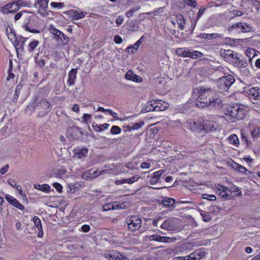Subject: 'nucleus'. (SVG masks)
Returning <instances> with one entry per match:
<instances>
[{
  "instance_id": "nucleus-35",
  "label": "nucleus",
  "mask_w": 260,
  "mask_h": 260,
  "mask_svg": "<svg viewBox=\"0 0 260 260\" xmlns=\"http://www.w3.org/2000/svg\"><path fill=\"white\" fill-rule=\"evenodd\" d=\"M203 54L198 51H193V52H191L189 51V53L188 54V57L192 58V59H197L199 58H201L203 56Z\"/></svg>"
},
{
  "instance_id": "nucleus-63",
  "label": "nucleus",
  "mask_w": 260,
  "mask_h": 260,
  "mask_svg": "<svg viewBox=\"0 0 260 260\" xmlns=\"http://www.w3.org/2000/svg\"><path fill=\"white\" fill-rule=\"evenodd\" d=\"M114 41L116 44H120L122 43V39L119 36H115L114 38Z\"/></svg>"
},
{
  "instance_id": "nucleus-28",
  "label": "nucleus",
  "mask_w": 260,
  "mask_h": 260,
  "mask_svg": "<svg viewBox=\"0 0 260 260\" xmlns=\"http://www.w3.org/2000/svg\"><path fill=\"white\" fill-rule=\"evenodd\" d=\"M227 190L228 188L224 186H221V188L219 189V190L220 191L219 195L223 200H229L231 199V196L230 194L227 193Z\"/></svg>"
},
{
  "instance_id": "nucleus-17",
  "label": "nucleus",
  "mask_w": 260,
  "mask_h": 260,
  "mask_svg": "<svg viewBox=\"0 0 260 260\" xmlns=\"http://www.w3.org/2000/svg\"><path fill=\"white\" fill-rule=\"evenodd\" d=\"M232 62L233 63L235 67L238 68L239 70L244 67H246L248 66V63L246 60L241 58L240 56L239 57H236L235 60H233Z\"/></svg>"
},
{
  "instance_id": "nucleus-24",
  "label": "nucleus",
  "mask_w": 260,
  "mask_h": 260,
  "mask_svg": "<svg viewBox=\"0 0 260 260\" xmlns=\"http://www.w3.org/2000/svg\"><path fill=\"white\" fill-rule=\"evenodd\" d=\"M156 100H152L147 102L146 104L145 108L142 111L144 112H148L150 111H155Z\"/></svg>"
},
{
  "instance_id": "nucleus-27",
  "label": "nucleus",
  "mask_w": 260,
  "mask_h": 260,
  "mask_svg": "<svg viewBox=\"0 0 260 260\" xmlns=\"http://www.w3.org/2000/svg\"><path fill=\"white\" fill-rule=\"evenodd\" d=\"M34 187L35 189L38 190H40L41 191H44L45 192H48L51 190L50 186L47 184H35L34 185Z\"/></svg>"
},
{
  "instance_id": "nucleus-18",
  "label": "nucleus",
  "mask_w": 260,
  "mask_h": 260,
  "mask_svg": "<svg viewBox=\"0 0 260 260\" xmlns=\"http://www.w3.org/2000/svg\"><path fill=\"white\" fill-rule=\"evenodd\" d=\"M77 73V69H72L68 74V80L67 83L69 86H72L75 84V80L76 79Z\"/></svg>"
},
{
  "instance_id": "nucleus-51",
  "label": "nucleus",
  "mask_w": 260,
  "mask_h": 260,
  "mask_svg": "<svg viewBox=\"0 0 260 260\" xmlns=\"http://www.w3.org/2000/svg\"><path fill=\"white\" fill-rule=\"evenodd\" d=\"M50 5L51 7H53L54 8H57V9H62L64 6V4L62 3L52 2V3H51Z\"/></svg>"
},
{
  "instance_id": "nucleus-14",
  "label": "nucleus",
  "mask_w": 260,
  "mask_h": 260,
  "mask_svg": "<svg viewBox=\"0 0 260 260\" xmlns=\"http://www.w3.org/2000/svg\"><path fill=\"white\" fill-rule=\"evenodd\" d=\"M205 255V251L204 249L200 248L188 255V258H190V260H199Z\"/></svg>"
},
{
  "instance_id": "nucleus-57",
  "label": "nucleus",
  "mask_w": 260,
  "mask_h": 260,
  "mask_svg": "<svg viewBox=\"0 0 260 260\" xmlns=\"http://www.w3.org/2000/svg\"><path fill=\"white\" fill-rule=\"evenodd\" d=\"M27 13L26 11H22L17 13L14 17L15 20H16V21L18 20L22 17L23 13Z\"/></svg>"
},
{
  "instance_id": "nucleus-58",
  "label": "nucleus",
  "mask_w": 260,
  "mask_h": 260,
  "mask_svg": "<svg viewBox=\"0 0 260 260\" xmlns=\"http://www.w3.org/2000/svg\"><path fill=\"white\" fill-rule=\"evenodd\" d=\"M231 191V192H237L238 193L236 194V196H240L241 194V191L239 189L238 187L236 185H234V186H232Z\"/></svg>"
},
{
  "instance_id": "nucleus-44",
  "label": "nucleus",
  "mask_w": 260,
  "mask_h": 260,
  "mask_svg": "<svg viewBox=\"0 0 260 260\" xmlns=\"http://www.w3.org/2000/svg\"><path fill=\"white\" fill-rule=\"evenodd\" d=\"M240 71L241 74L245 77H249L251 75L250 71L248 69V66L241 69Z\"/></svg>"
},
{
  "instance_id": "nucleus-52",
  "label": "nucleus",
  "mask_w": 260,
  "mask_h": 260,
  "mask_svg": "<svg viewBox=\"0 0 260 260\" xmlns=\"http://www.w3.org/2000/svg\"><path fill=\"white\" fill-rule=\"evenodd\" d=\"M230 14H231V15L233 16V17L241 16L243 14L242 12L241 11L237 10L231 11L230 12Z\"/></svg>"
},
{
  "instance_id": "nucleus-62",
  "label": "nucleus",
  "mask_w": 260,
  "mask_h": 260,
  "mask_svg": "<svg viewBox=\"0 0 260 260\" xmlns=\"http://www.w3.org/2000/svg\"><path fill=\"white\" fill-rule=\"evenodd\" d=\"M123 21V16H119L116 20V23L118 26H119L122 24Z\"/></svg>"
},
{
  "instance_id": "nucleus-54",
  "label": "nucleus",
  "mask_w": 260,
  "mask_h": 260,
  "mask_svg": "<svg viewBox=\"0 0 260 260\" xmlns=\"http://www.w3.org/2000/svg\"><path fill=\"white\" fill-rule=\"evenodd\" d=\"M201 215L203 217V219L204 221L208 222L211 220V217L209 215L207 214L206 213H201Z\"/></svg>"
},
{
  "instance_id": "nucleus-13",
  "label": "nucleus",
  "mask_w": 260,
  "mask_h": 260,
  "mask_svg": "<svg viewBox=\"0 0 260 260\" xmlns=\"http://www.w3.org/2000/svg\"><path fill=\"white\" fill-rule=\"evenodd\" d=\"M105 172V171H102L99 173L98 170L94 171L92 169H91L84 172L83 174L82 177L84 179H93L99 176L100 174H103Z\"/></svg>"
},
{
  "instance_id": "nucleus-42",
  "label": "nucleus",
  "mask_w": 260,
  "mask_h": 260,
  "mask_svg": "<svg viewBox=\"0 0 260 260\" xmlns=\"http://www.w3.org/2000/svg\"><path fill=\"white\" fill-rule=\"evenodd\" d=\"M229 142L232 144L237 145L239 143L238 137L235 135H232L229 139Z\"/></svg>"
},
{
  "instance_id": "nucleus-30",
  "label": "nucleus",
  "mask_w": 260,
  "mask_h": 260,
  "mask_svg": "<svg viewBox=\"0 0 260 260\" xmlns=\"http://www.w3.org/2000/svg\"><path fill=\"white\" fill-rule=\"evenodd\" d=\"M73 14L72 17L74 20H78L84 17L86 13H84L80 10L72 11Z\"/></svg>"
},
{
  "instance_id": "nucleus-64",
  "label": "nucleus",
  "mask_w": 260,
  "mask_h": 260,
  "mask_svg": "<svg viewBox=\"0 0 260 260\" xmlns=\"http://www.w3.org/2000/svg\"><path fill=\"white\" fill-rule=\"evenodd\" d=\"M237 170L239 172L243 174H246V173L248 171V170L245 167H243L241 165H240Z\"/></svg>"
},
{
  "instance_id": "nucleus-22",
  "label": "nucleus",
  "mask_w": 260,
  "mask_h": 260,
  "mask_svg": "<svg viewBox=\"0 0 260 260\" xmlns=\"http://www.w3.org/2000/svg\"><path fill=\"white\" fill-rule=\"evenodd\" d=\"M125 78L127 80H131L136 82H140L142 78L135 74H134L131 70H128L125 74Z\"/></svg>"
},
{
  "instance_id": "nucleus-33",
  "label": "nucleus",
  "mask_w": 260,
  "mask_h": 260,
  "mask_svg": "<svg viewBox=\"0 0 260 260\" xmlns=\"http://www.w3.org/2000/svg\"><path fill=\"white\" fill-rule=\"evenodd\" d=\"M176 53L180 56L188 57L189 50H187L186 48H179L176 49Z\"/></svg>"
},
{
  "instance_id": "nucleus-59",
  "label": "nucleus",
  "mask_w": 260,
  "mask_h": 260,
  "mask_svg": "<svg viewBox=\"0 0 260 260\" xmlns=\"http://www.w3.org/2000/svg\"><path fill=\"white\" fill-rule=\"evenodd\" d=\"M9 165L8 164L6 165L4 167L0 169V173L2 175L5 174L9 170Z\"/></svg>"
},
{
  "instance_id": "nucleus-29",
  "label": "nucleus",
  "mask_w": 260,
  "mask_h": 260,
  "mask_svg": "<svg viewBox=\"0 0 260 260\" xmlns=\"http://www.w3.org/2000/svg\"><path fill=\"white\" fill-rule=\"evenodd\" d=\"M36 109V100H35L27 106L25 112L27 114L30 115L32 114V112Z\"/></svg>"
},
{
  "instance_id": "nucleus-40",
  "label": "nucleus",
  "mask_w": 260,
  "mask_h": 260,
  "mask_svg": "<svg viewBox=\"0 0 260 260\" xmlns=\"http://www.w3.org/2000/svg\"><path fill=\"white\" fill-rule=\"evenodd\" d=\"M51 32L53 35H54L56 37V39L59 41V38H61V35L62 34V32L55 28H53L51 30Z\"/></svg>"
},
{
  "instance_id": "nucleus-31",
  "label": "nucleus",
  "mask_w": 260,
  "mask_h": 260,
  "mask_svg": "<svg viewBox=\"0 0 260 260\" xmlns=\"http://www.w3.org/2000/svg\"><path fill=\"white\" fill-rule=\"evenodd\" d=\"M24 39L22 38L20 40H17L15 42L14 46L17 51L18 50H24V45L25 42V40Z\"/></svg>"
},
{
  "instance_id": "nucleus-21",
  "label": "nucleus",
  "mask_w": 260,
  "mask_h": 260,
  "mask_svg": "<svg viewBox=\"0 0 260 260\" xmlns=\"http://www.w3.org/2000/svg\"><path fill=\"white\" fill-rule=\"evenodd\" d=\"M200 36L201 38L206 40L217 39L222 38L223 35L221 34L213 33V34H201Z\"/></svg>"
},
{
  "instance_id": "nucleus-43",
  "label": "nucleus",
  "mask_w": 260,
  "mask_h": 260,
  "mask_svg": "<svg viewBox=\"0 0 260 260\" xmlns=\"http://www.w3.org/2000/svg\"><path fill=\"white\" fill-rule=\"evenodd\" d=\"M11 205L18 208L20 210L23 211L24 210V206L22 205L21 203H20L19 202L17 199H15L13 203H12V204Z\"/></svg>"
},
{
  "instance_id": "nucleus-36",
  "label": "nucleus",
  "mask_w": 260,
  "mask_h": 260,
  "mask_svg": "<svg viewBox=\"0 0 260 260\" xmlns=\"http://www.w3.org/2000/svg\"><path fill=\"white\" fill-rule=\"evenodd\" d=\"M109 126L108 123H104L99 125L93 126V128L95 131L102 132L103 129H107Z\"/></svg>"
},
{
  "instance_id": "nucleus-25",
  "label": "nucleus",
  "mask_w": 260,
  "mask_h": 260,
  "mask_svg": "<svg viewBox=\"0 0 260 260\" xmlns=\"http://www.w3.org/2000/svg\"><path fill=\"white\" fill-rule=\"evenodd\" d=\"M49 0H36L35 7L40 10H45L48 8Z\"/></svg>"
},
{
  "instance_id": "nucleus-53",
  "label": "nucleus",
  "mask_w": 260,
  "mask_h": 260,
  "mask_svg": "<svg viewBox=\"0 0 260 260\" xmlns=\"http://www.w3.org/2000/svg\"><path fill=\"white\" fill-rule=\"evenodd\" d=\"M202 197L204 199L209 200V201H215L216 199V197L213 194H203Z\"/></svg>"
},
{
  "instance_id": "nucleus-6",
  "label": "nucleus",
  "mask_w": 260,
  "mask_h": 260,
  "mask_svg": "<svg viewBox=\"0 0 260 260\" xmlns=\"http://www.w3.org/2000/svg\"><path fill=\"white\" fill-rule=\"evenodd\" d=\"M126 223L128 230L131 231H136L141 228L142 220L138 216L132 215L127 218Z\"/></svg>"
},
{
  "instance_id": "nucleus-45",
  "label": "nucleus",
  "mask_w": 260,
  "mask_h": 260,
  "mask_svg": "<svg viewBox=\"0 0 260 260\" xmlns=\"http://www.w3.org/2000/svg\"><path fill=\"white\" fill-rule=\"evenodd\" d=\"M140 9V6H137L135 8L132 9L131 10L127 11L125 15L127 17L130 18L133 16L134 13L136 11L139 10Z\"/></svg>"
},
{
  "instance_id": "nucleus-20",
  "label": "nucleus",
  "mask_w": 260,
  "mask_h": 260,
  "mask_svg": "<svg viewBox=\"0 0 260 260\" xmlns=\"http://www.w3.org/2000/svg\"><path fill=\"white\" fill-rule=\"evenodd\" d=\"M174 17H175V21L178 25V28L181 30H183L184 28L186 22L184 17L181 14L174 15Z\"/></svg>"
},
{
  "instance_id": "nucleus-32",
  "label": "nucleus",
  "mask_w": 260,
  "mask_h": 260,
  "mask_svg": "<svg viewBox=\"0 0 260 260\" xmlns=\"http://www.w3.org/2000/svg\"><path fill=\"white\" fill-rule=\"evenodd\" d=\"M75 152L78 158H81L85 156V155L88 152V150L87 148L83 147L81 149H76Z\"/></svg>"
},
{
  "instance_id": "nucleus-19",
  "label": "nucleus",
  "mask_w": 260,
  "mask_h": 260,
  "mask_svg": "<svg viewBox=\"0 0 260 260\" xmlns=\"http://www.w3.org/2000/svg\"><path fill=\"white\" fill-rule=\"evenodd\" d=\"M33 221H34L35 226L39 230V233L38 234V237L39 238H42L43 236V232L41 220L38 217H37V216H35L33 217Z\"/></svg>"
},
{
  "instance_id": "nucleus-3",
  "label": "nucleus",
  "mask_w": 260,
  "mask_h": 260,
  "mask_svg": "<svg viewBox=\"0 0 260 260\" xmlns=\"http://www.w3.org/2000/svg\"><path fill=\"white\" fill-rule=\"evenodd\" d=\"M253 29V26L251 24L239 22L229 27L228 31L231 33L240 34L250 32Z\"/></svg>"
},
{
  "instance_id": "nucleus-61",
  "label": "nucleus",
  "mask_w": 260,
  "mask_h": 260,
  "mask_svg": "<svg viewBox=\"0 0 260 260\" xmlns=\"http://www.w3.org/2000/svg\"><path fill=\"white\" fill-rule=\"evenodd\" d=\"M53 186L55 188L57 191L59 192H61L62 191V186L58 183H54Z\"/></svg>"
},
{
  "instance_id": "nucleus-26",
  "label": "nucleus",
  "mask_w": 260,
  "mask_h": 260,
  "mask_svg": "<svg viewBox=\"0 0 260 260\" xmlns=\"http://www.w3.org/2000/svg\"><path fill=\"white\" fill-rule=\"evenodd\" d=\"M239 54L235 53L233 51L228 50L226 52L224 53V57L226 59H228L232 62L233 60H236V57H239Z\"/></svg>"
},
{
  "instance_id": "nucleus-7",
  "label": "nucleus",
  "mask_w": 260,
  "mask_h": 260,
  "mask_svg": "<svg viewBox=\"0 0 260 260\" xmlns=\"http://www.w3.org/2000/svg\"><path fill=\"white\" fill-rule=\"evenodd\" d=\"M178 219L174 217H171L164 220L160 225L161 229L169 231H175L178 229Z\"/></svg>"
},
{
  "instance_id": "nucleus-55",
  "label": "nucleus",
  "mask_w": 260,
  "mask_h": 260,
  "mask_svg": "<svg viewBox=\"0 0 260 260\" xmlns=\"http://www.w3.org/2000/svg\"><path fill=\"white\" fill-rule=\"evenodd\" d=\"M5 199L11 205L12 204L14 201L16 199L15 198L8 194L5 195Z\"/></svg>"
},
{
  "instance_id": "nucleus-1",
  "label": "nucleus",
  "mask_w": 260,
  "mask_h": 260,
  "mask_svg": "<svg viewBox=\"0 0 260 260\" xmlns=\"http://www.w3.org/2000/svg\"><path fill=\"white\" fill-rule=\"evenodd\" d=\"M200 94L196 102V105L199 108L208 107L210 101L215 94L214 90L211 88L202 87L200 89Z\"/></svg>"
},
{
  "instance_id": "nucleus-23",
  "label": "nucleus",
  "mask_w": 260,
  "mask_h": 260,
  "mask_svg": "<svg viewBox=\"0 0 260 260\" xmlns=\"http://www.w3.org/2000/svg\"><path fill=\"white\" fill-rule=\"evenodd\" d=\"M169 104L161 100H156L155 111H162L166 110Z\"/></svg>"
},
{
  "instance_id": "nucleus-38",
  "label": "nucleus",
  "mask_w": 260,
  "mask_h": 260,
  "mask_svg": "<svg viewBox=\"0 0 260 260\" xmlns=\"http://www.w3.org/2000/svg\"><path fill=\"white\" fill-rule=\"evenodd\" d=\"M139 176L138 175H135L132 176L128 179H124V181L125 183L132 184L136 181H137L139 179Z\"/></svg>"
},
{
  "instance_id": "nucleus-9",
  "label": "nucleus",
  "mask_w": 260,
  "mask_h": 260,
  "mask_svg": "<svg viewBox=\"0 0 260 260\" xmlns=\"http://www.w3.org/2000/svg\"><path fill=\"white\" fill-rule=\"evenodd\" d=\"M37 109L39 111V116L42 117L46 115L50 111L49 104L45 100H42L36 104Z\"/></svg>"
},
{
  "instance_id": "nucleus-41",
  "label": "nucleus",
  "mask_w": 260,
  "mask_h": 260,
  "mask_svg": "<svg viewBox=\"0 0 260 260\" xmlns=\"http://www.w3.org/2000/svg\"><path fill=\"white\" fill-rule=\"evenodd\" d=\"M175 201L172 198H167L163 200V204L165 206H170L174 204Z\"/></svg>"
},
{
  "instance_id": "nucleus-11",
  "label": "nucleus",
  "mask_w": 260,
  "mask_h": 260,
  "mask_svg": "<svg viewBox=\"0 0 260 260\" xmlns=\"http://www.w3.org/2000/svg\"><path fill=\"white\" fill-rule=\"evenodd\" d=\"M218 124L214 121L205 120L203 124V128L207 132H212L218 128Z\"/></svg>"
},
{
  "instance_id": "nucleus-56",
  "label": "nucleus",
  "mask_w": 260,
  "mask_h": 260,
  "mask_svg": "<svg viewBox=\"0 0 260 260\" xmlns=\"http://www.w3.org/2000/svg\"><path fill=\"white\" fill-rule=\"evenodd\" d=\"M5 199L11 205L12 204L14 201L16 199L15 198L8 194L5 195Z\"/></svg>"
},
{
  "instance_id": "nucleus-4",
  "label": "nucleus",
  "mask_w": 260,
  "mask_h": 260,
  "mask_svg": "<svg viewBox=\"0 0 260 260\" xmlns=\"http://www.w3.org/2000/svg\"><path fill=\"white\" fill-rule=\"evenodd\" d=\"M235 78L231 75L224 76L220 78L217 82V85L221 91H225L235 82Z\"/></svg>"
},
{
  "instance_id": "nucleus-37",
  "label": "nucleus",
  "mask_w": 260,
  "mask_h": 260,
  "mask_svg": "<svg viewBox=\"0 0 260 260\" xmlns=\"http://www.w3.org/2000/svg\"><path fill=\"white\" fill-rule=\"evenodd\" d=\"M39 42L37 40H34L30 42L28 47V51L29 52H32L34 51L35 49L38 46Z\"/></svg>"
},
{
  "instance_id": "nucleus-60",
  "label": "nucleus",
  "mask_w": 260,
  "mask_h": 260,
  "mask_svg": "<svg viewBox=\"0 0 260 260\" xmlns=\"http://www.w3.org/2000/svg\"><path fill=\"white\" fill-rule=\"evenodd\" d=\"M91 117V115L88 114H84L82 117V122L87 123L88 119Z\"/></svg>"
},
{
  "instance_id": "nucleus-47",
  "label": "nucleus",
  "mask_w": 260,
  "mask_h": 260,
  "mask_svg": "<svg viewBox=\"0 0 260 260\" xmlns=\"http://www.w3.org/2000/svg\"><path fill=\"white\" fill-rule=\"evenodd\" d=\"M121 128L117 125L113 126L111 128V133L112 134H118L121 133Z\"/></svg>"
},
{
  "instance_id": "nucleus-2",
  "label": "nucleus",
  "mask_w": 260,
  "mask_h": 260,
  "mask_svg": "<svg viewBox=\"0 0 260 260\" xmlns=\"http://www.w3.org/2000/svg\"><path fill=\"white\" fill-rule=\"evenodd\" d=\"M245 110L239 105H230L225 112L226 116H230L234 119L241 120L244 118Z\"/></svg>"
},
{
  "instance_id": "nucleus-15",
  "label": "nucleus",
  "mask_w": 260,
  "mask_h": 260,
  "mask_svg": "<svg viewBox=\"0 0 260 260\" xmlns=\"http://www.w3.org/2000/svg\"><path fill=\"white\" fill-rule=\"evenodd\" d=\"M164 170H161L155 172L153 174L151 177L150 182L151 184L154 185L156 184L159 181L160 178H164V175H162L165 172Z\"/></svg>"
},
{
  "instance_id": "nucleus-46",
  "label": "nucleus",
  "mask_w": 260,
  "mask_h": 260,
  "mask_svg": "<svg viewBox=\"0 0 260 260\" xmlns=\"http://www.w3.org/2000/svg\"><path fill=\"white\" fill-rule=\"evenodd\" d=\"M59 41H60V44L61 45H64L68 43L69 38L63 33H62L61 38H59Z\"/></svg>"
},
{
  "instance_id": "nucleus-12",
  "label": "nucleus",
  "mask_w": 260,
  "mask_h": 260,
  "mask_svg": "<svg viewBox=\"0 0 260 260\" xmlns=\"http://www.w3.org/2000/svg\"><path fill=\"white\" fill-rule=\"evenodd\" d=\"M150 241H155L160 242H172L175 239L165 236H160L158 235H153L149 237Z\"/></svg>"
},
{
  "instance_id": "nucleus-49",
  "label": "nucleus",
  "mask_w": 260,
  "mask_h": 260,
  "mask_svg": "<svg viewBox=\"0 0 260 260\" xmlns=\"http://www.w3.org/2000/svg\"><path fill=\"white\" fill-rule=\"evenodd\" d=\"M23 28L29 32L31 33L39 34L40 32V30L36 29H31L28 24H25L23 25Z\"/></svg>"
},
{
  "instance_id": "nucleus-50",
  "label": "nucleus",
  "mask_w": 260,
  "mask_h": 260,
  "mask_svg": "<svg viewBox=\"0 0 260 260\" xmlns=\"http://www.w3.org/2000/svg\"><path fill=\"white\" fill-rule=\"evenodd\" d=\"M36 63L40 67L42 68L45 66V61L44 59L39 58L38 57L35 58Z\"/></svg>"
},
{
  "instance_id": "nucleus-8",
  "label": "nucleus",
  "mask_w": 260,
  "mask_h": 260,
  "mask_svg": "<svg viewBox=\"0 0 260 260\" xmlns=\"http://www.w3.org/2000/svg\"><path fill=\"white\" fill-rule=\"evenodd\" d=\"M104 255L108 260H129L125 253L120 252L117 250L109 251Z\"/></svg>"
},
{
  "instance_id": "nucleus-48",
  "label": "nucleus",
  "mask_w": 260,
  "mask_h": 260,
  "mask_svg": "<svg viewBox=\"0 0 260 260\" xmlns=\"http://www.w3.org/2000/svg\"><path fill=\"white\" fill-rule=\"evenodd\" d=\"M21 89V85H19L16 87V89L15 90V94H14V98H13L14 101H16L17 100Z\"/></svg>"
},
{
  "instance_id": "nucleus-34",
  "label": "nucleus",
  "mask_w": 260,
  "mask_h": 260,
  "mask_svg": "<svg viewBox=\"0 0 260 260\" xmlns=\"http://www.w3.org/2000/svg\"><path fill=\"white\" fill-rule=\"evenodd\" d=\"M144 124V122L143 121L135 123L132 126H127V131H131L132 130L138 129L140 128Z\"/></svg>"
},
{
  "instance_id": "nucleus-5",
  "label": "nucleus",
  "mask_w": 260,
  "mask_h": 260,
  "mask_svg": "<svg viewBox=\"0 0 260 260\" xmlns=\"http://www.w3.org/2000/svg\"><path fill=\"white\" fill-rule=\"evenodd\" d=\"M26 2L18 0L8 4L1 9V12L3 14H8L16 12L22 6H25Z\"/></svg>"
},
{
  "instance_id": "nucleus-39",
  "label": "nucleus",
  "mask_w": 260,
  "mask_h": 260,
  "mask_svg": "<svg viewBox=\"0 0 260 260\" xmlns=\"http://www.w3.org/2000/svg\"><path fill=\"white\" fill-rule=\"evenodd\" d=\"M259 135H260V127H255L251 132V136L254 140H256Z\"/></svg>"
},
{
  "instance_id": "nucleus-16",
  "label": "nucleus",
  "mask_w": 260,
  "mask_h": 260,
  "mask_svg": "<svg viewBox=\"0 0 260 260\" xmlns=\"http://www.w3.org/2000/svg\"><path fill=\"white\" fill-rule=\"evenodd\" d=\"M251 100H257L260 98V87L251 88L248 91Z\"/></svg>"
},
{
  "instance_id": "nucleus-10",
  "label": "nucleus",
  "mask_w": 260,
  "mask_h": 260,
  "mask_svg": "<svg viewBox=\"0 0 260 260\" xmlns=\"http://www.w3.org/2000/svg\"><path fill=\"white\" fill-rule=\"evenodd\" d=\"M214 95L213 94V98L210 101L208 107L210 109H220L223 106L222 101L218 97L214 96Z\"/></svg>"
}]
</instances>
